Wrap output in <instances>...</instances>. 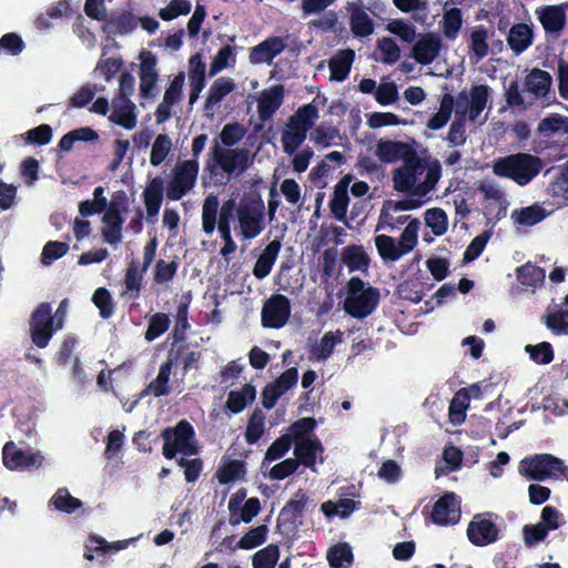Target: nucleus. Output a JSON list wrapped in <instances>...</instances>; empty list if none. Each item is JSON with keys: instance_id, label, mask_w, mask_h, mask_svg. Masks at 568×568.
<instances>
[{"instance_id": "obj_64", "label": "nucleus", "mask_w": 568, "mask_h": 568, "mask_svg": "<svg viewBox=\"0 0 568 568\" xmlns=\"http://www.w3.org/2000/svg\"><path fill=\"white\" fill-rule=\"evenodd\" d=\"M419 225L418 219H412L402 232L398 244L405 254L416 246Z\"/></svg>"}, {"instance_id": "obj_48", "label": "nucleus", "mask_w": 568, "mask_h": 568, "mask_svg": "<svg viewBox=\"0 0 568 568\" xmlns=\"http://www.w3.org/2000/svg\"><path fill=\"white\" fill-rule=\"evenodd\" d=\"M50 503L61 513L72 514L82 507V501L69 493L67 488H59L51 497Z\"/></svg>"}, {"instance_id": "obj_17", "label": "nucleus", "mask_w": 568, "mask_h": 568, "mask_svg": "<svg viewBox=\"0 0 568 568\" xmlns=\"http://www.w3.org/2000/svg\"><path fill=\"white\" fill-rule=\"evenodd\" d=\"M307 503V494L300 488L281 509L277 517L278 525L290 530L295 529L304 515Z\"/></svg>"}, {"instance_id": "obj_50", "label": "nucleus", "mask_w": 568, "mask_h": 568, "mask_svg": "<svg viewBox=\"0 0 568 568\" xmlns=\"http://www.w3.org/2000/svg\"><path fill=\"white\" fill-rule=\"evenodd\" d=\"M234 211L235 199L226 200L220 209L217 230L223 242L229 241V239H233L231 234V220L234 217Z\"/></svg>"}, {"instance_id": "obj_43", "label": "nucleus", "mask_w": 568, "mask_h": 568, "mask_svg": "<svg viewBox=\"0 0 568 568\" xmlns=\"http://www.w3.org/2000/svg\"><path fill=\"white\" fill-rule=\"evenodd\" d=\"M217 195L210 194L205 197L202 206V230L205 234L211 235L216 227V215L219 212Z\"/></svg>"}, {"instance_id": "obj_42", "label": "nucleus", "mask_w": 568, "mask_h": 568, "mask_svg": "<svg viewBox=\"0 0 568 568\" xmlns=\"http://www.w3.org/2000/svg\"><path fill=\"white\" fill-rule=\"evenodd\" d=\"M375 245L382 260L395 262L405 255L399 244L396 243L395 239L381 234L375 237Z\"/></svg>"}, {"instance_id": "obj_39", "label": "nucleus", "mask_w": 568, "mask_h": 568, "mask_svg": "<svg viewBox=\"0 0 568 568\" xmlns=\"http://www.w3.org/2000/svg\"><path fill=\"white\" fill-rule=\"evenodd\" d=\"M537 132L546 138H550L559 132L568 133V116L550 113L538 123Z\"/></svg>"}, {"instance_id": "obj_54", "label": "nucleus", "mask_w": 568, "mask_h": 568, "mask_svg": "<svg viewBox=\"0 0 568 568\" xmlns=\"http://www.w3.org/2000/svg\"><path fill=\"white\" fill-rule=\"evenodd\" d=\"M199 174V163L194 160H186L174 169L173 178L193 189Z\"/></svg>"}, {"instance_id": "obj_2", "label": "nucleus", "mask_w": 568, "mask_h": 568, "mask_svg": "<svg viewBox=\"0 0 568 568\" xmlns=\"http://www.w3.org/2000/svg\"><path fill=\"white\" fill-rule=\"evenodd\" d=\"M542 168L544 162L539 156L518 152L498 159L493 170L497 176L510 179L519 186H525L541 172Z\"/></svg>"}, {"instance_id": "obj_36", "label": "nucleus", "mask_w": 568, "mask_h": 568, "mask_svg": "<svg viewBox=\"0 0 568 568\" xmlns=\"http://www.w3.org/2000/svg\"><path fill=\"white\" fill-rule=\"evenodd\" d=\"M546 216V210L538 204L514 210L511 213V219L514 222L524 226H534L544 221Z\"/></svg>"}, {"instance_id": "obj_57", "label": "nucleus", "mask_w": 568, "mask_h": 568, "mask_svg": "<svg viewBox=\"0 0 568 568\" xmlns=\"http://www.w3.org/2000/svg\"><path fill=\"white\" fill-rule=\"evenodd\" d=\"M172 149V141L168 134H159L151 149L150 163L153 166H159L169 155Z\"/></svg>"}, {"instance_id": "obj_56", "label": "nucleus", "mask_w": 568, "mask_h": 568, "mask_svg": "<svg viewBox=\"0 0 568 568\" xmlns=\"http://www.w3.org/2000/svg\"><path fill=\"white\" fill-rule=\"evenodd\" d=\"M400 298L419 303L424 297V286L418 278H407L397 286Z\"/></svg>"}, {"instance_id": "obj_23", "label": "nucleus", "mask_w": 568, "mask_h": 568, "mask_svg": "<svg viewBox=\"0 0 568 568\" xmlns=\"http://www.w3.org/2000/svg\"><path fill=\"white\" fill-rule=\"evenodd\" d=\"M282 243L280 239H275L271 241L262 254L257 257L254 266H253V275L257 280L265 278L272 271L273 265L277 258V255L281 251Z\"/></svg>"}, {"instance_id": "obj_24", "label": "nucleus", "mask_w": 568, "mask_h": 568, "mask_svg": "<svg viewBox=\"0 0 568 568\" xmlns=\"http://www.w3.org/2000/svg\"><path fill=\"white\" fill-rule=\"evenodd\" d=\"M134 110L135 105L130 99H114L113 111L109 120L126 130H132L136 125Z\"/></svg>"}, {"instance_id": "obj_31", "label": "nucleus", "mask_w": 568, "mask_h": 568, "mask_svg": "<svg viewBox=\"0 0 568 568\" xmlns=\"http://www.w3.org/2000/svg\"><path fill=\"white\" fill-rule=\"evenodd\" d=\"M349 27L356 38H366L374 32V21L362 7H354L351 11Z\"/></svg>"}, {"instance_id": "obj_59", "label": "nucleus", "mask_w": 568, "mask_h": 568, "mask_svg": "<svg viewBox=\"0 0 568 568\" xmlns=\"http://www.w3.org/2000/svg\"><path fill=\"white\" fill-rule=\"evenodd\" d=\"M267 526L260 525L245 532L237 542L241 549H253L265 542L267 537Z\"/></svg>"}, {"instance_id": "obj_41", "label": "nucleus", "mask_w": 568, "mask_h": 568, "mask_svg": "<svg viewBox=\"0 0 568 568\" xmlns=\"http://www.w3.org/2000/svg\"><path fill=\"white\" fill-rule=\"evenodd\" d=\"M517 281L527 287H536L544 283L546 273L542 267H539L530 262L517 267Z\"/></svg>"}, {"instance_id": "obj_35", "label": "nucleus", "mask_w": 568, "mask_h": 568, "mask_svg": "<svg viewBox=\"0 0 568 568\" xmlns=\"http://www.w3.org/2000/svg\"><path fill=\"white\" fill-rule=\"evenodd\" d=\"M447 4L444 6L442 30L446 39L455 40L463 27V12L456 7L447 9Z\"/></svg>"}, {"instance_id": "obj_51", "label": "nucleus", "mask_w": 568, "mask_h": 568, "mask_svg": "<svg viewBox=\"0 0 568 568\" xmlns=\"http://www.w3.org/2000/svg\"><path fill=\"white\" fill-rule=\"evenodd\" d=\"M280 558V547L270 544L253 555V568H275Z\"/></svg>"}, {"instance_id": "obj_32", "label": "nucleus", "mask_w": 568, "mask_h": 568, "mask_svg": "<svg viewBox=\"0 0 568 568\" xmlns=\"http://www.w3.org/2000/svg\"><path fill=\"white\" fill-rule=\"evenodd\" d=\"M102 222L104 224L102 227L103 241L110 245H116L121 242L122 226L124 223L122 215L113 212H105L102 217Z\"/></svg>"}, {"instance_id": "obj_6", "label": "nucleus", "mask_w": 568, "mask_h": 568, "mask_svg": "<svg viewBox=\"0 0 568 568\" xmlns=\"http://www.w3.org/2000/svg\"><path fill=\"white\" fill-rule=\"evenodd\" d=\"M29 324L31 341L39 348L47 347L54 332L62 326L60 322L55 325L51 305L47 302L32 312Z\"/></svg>"}, {"instance_id": "obj_45", "label": "nucleus", "mask_w": 568, "mask_h": 568, "mask_svg": "<svg viewBox=\"0 0 568 568\" xmlns=\"http://www.w3.org/2000/svg\"><path fill=\"white\" fill-rule=\"evenodd\" d=\"M265 432V415L260 408H255L247 422L245 440L250 445L256 444Z\"/></svg>"}, {"instance_id": "obj_8", "label": "nucleus", "mask_w": 568, "mask_h": 568, "mask_svg": "<svg viewBox=\"0 0 568 568\" xmlns=\"http://www.w3.org/2000/svg\"><path fill=\"white\" fill-rule=\"evenodd\" d=\"M291 316L290 298L283 294H273L262 307V325L266 328L283 327Z\"/></svg>"}, {"instance_id": "obj_16", "label": "nucleus", "mask_w": 568, "mask_h": 568, "mask_svg": "<svg viewBox=\"0 0 568 568\" xmlns=\"http://www.w3.org/2000/svg\"><path fill=\"white\" fill-rule=\"evenodd\" d=\"M432 520L439 526L455 525L460 519V507L455 493H445L434 504Z\"/></svg>"}, {"instance_id": "obj_58", "label": "nucleus", "mask_w": 568, "mask_h": 568, "mask_svg": "<svg viewBox=\"0 0 568 568\" xmlns=\"http://www.w3.org/2000/svg\"><path fill=\"white\" fill-rule=\"evenodd\" d=\"M92 302L98 307L103 320L110 318L114 313V302L111 293L105 287H99L92 295Z\"/></svg>"}, {"instance_id": "obj_46", "label": "nucleus", "mask_w": 568, "mask_h": 568, "mask_svg": "<svg viewBox=\"0 0 568 568\" xmlns=\"http://www.w3.org/2000/svg\"><path fill=\"white\" fill-rule=\"evenodd\" d=\"M353 559L352 548L346 542L335 545L327 552V560L332 568H349Z\"/></svg>"}, {"instance_id": "obj_52", "label": "nucleus", "mask_w": 568, "mask_h": 568, "mask_svg": "<svg viewBox=\"0 0 568 568\" xmlns=\"http://www.w3.org/2000/svg\"><path fill=\"white\" fill-rule=\"evenodd\" d=\"M171 321L168 314L158 312L149 320L148 328L144 333V338L148 342H153L163 335L170 327Z\"/></svg>"}, {"instance_id": "obj_1", "label": "nucleus", "mask_w": 568, "mask_h": 568, "mask_svg": "<svg viewBox=\"0 0 568 568\" xmlns=\"http://www.w3.org/2000/svg\"><path fill=\"white\" fill-rule=\"evenodd\" d=\"M234 215L243 240L258 236L265 229V204L260 192L256 190L244 192L239 203L235 202Z\"/></svg>"}, {"instance_id": "obj_29", "label": "nucleus", "mask_w": 568, "mask_h": 568, "mask_svg": "<svg viewBox=\"0 0 568 568\" xmlns=\"http://www.w3.org/2000/svg\"><path fill=\"white\" fill-rule=\"evenodd\" d=\"M256 398V388L252 384H245L240 390H231L227 394L225 408L231 414H240Z\"/></svg>"}, {"instance_id": "obj_14", "label": "nucleus", "mask_w": 568, "mask_h": 568, "mask_svg": "<svg viewBox=\"0 0 568 568\" xmlns=\"http://www.w3.org/2000/svg\"><path fill=\"white\" fill-rule=\"evenodd\" d=\"M468 95L460 92L456 100V115L450 123L447 135L444 140L452 148L462 146L467 141L466 133V113H467Z\"/></svg>"}, {"instance_id": "obj_61", "label": "nucleus", "mask_w": 568, "mask_h": 568, "mask_svg": "<svg viewBox=\"0 0 568 568\" xmlns=\"http://www.w3.org/2000/svg\"><path fill=\"white\" fill-rule=\"evenodd\" d=\"M404 144L397 141H379L376 146V155L384 163H392L399 159Z\"/></svg>"}, {"instance_id": "obj_40", "label": "nucleus", "mask_w": 568, "mask_h": 568, "mask_svg": "<svg viewBox=\"0 0 568 568\" xmlns=\"http://www.w3.org/2000/svg\"><path fill=\"white\" fill-rule=\"evenodd\" d=\"M245 465L242 460L230 459L223 463L216 470L215 477L221 485H227L243 478Z\"/></svg>"}, {"instance_id": "obj_15", "label": "nucleus", "mask_w": 568, "mask_h": 568, "mask_svg": "<svg viewBox=\"0 0 568 568\" xmlns=\"http://www.w3.org/2000/svg\"><path fill=\"white\" fill-rule=\"evenodd\" d=\"M443 48L440 37L435 32H427L419 36L412 48V58L422 65H428L435 61Z\"/></svg>"}, {"instance_id": "obj_47", "label": "nucleus", "mask_w": 568, "mask_h": 568, "mask_svg": "<svg viewBox=\"0 0 568 568\" xmlns=\"http://www.w3.org/2000/svg\"><path fill=\"white\" fill-rule=\"evenodd\" d=\"M425 171H427L425 180L422 183H418L415 190V195L417 196H425L435 189L442 175V165L438 160H434L426 163Z\"/></svg>"}, {"instance_id": "obj_21", "label": "nucleus", "mask_w": 568, "mask_h": 568, "mask_svg": "<svg viewBox=\"0 0 568 568\" xmlns=\"http://www.w3.org/2000/svg\"><path fill=\"white\" fill-rule=\"evenodd\" d=\"M284 99V87L274 85L268 91H264L257 102V113L261 121L270 120L281 108Z\"/></svg>"}, {"instance_id": "obj_63", "label": "nucleus", "mask_w": 568, "mask_h": 568, "mask_svg": "<svg viewBox=\"0 0 568 568\" xmlns=\"http://www.w3.org/2000/svg\"><path fill=\"white\" fill-rule=\"evenodd\" d=\"M293 439L292 435L283 434L278 438H276L271 446L267 448L264 462H273L281 457H283L292 446Z\"/></svg>"}, {"instance_id": "obj_62", "label": "nucleus", "mask_w": 568, "mask_h": 568, "mask_svg": "<svg viewBox=\"0 0 568 568\" xmlns=\"http://www.w3.org/2000/svg\"><path fill=\"white\" fill-rule=\"evenodd\" d=\"M349 197L342 187H334L333 197L329 201V209L334 217L338 221L346 219Z\"/></svg>"}, {"instance_id": "obj_37", "label": "nucleus", "mask_w": 568, "mask_h": 568, "mask_svg": "<svg viewBox=\"0 0 568 568\" xmlns=\"http://www.w3.org/2000/svg\"><path fill=\"white\" fill-rule=\"evenodd\" d=\"M469 402L470 396L466 388L459 389L454 395L448 408L449 420L453 425H460L465 422Z\"/></svg>"}, {"instance_id": "obj_13", "label": "nucleus", "mask_w": 568, "mask_h": 568, "mask_svg": "<svg viewBox=\"0 0 568 568\" xmlns=\"http://www.w3.org/2000/svg\"><path fill=\"white\" fill-rule=\"evenodd\" d=\"M140 59V94L144 99L155 97V85L159 80L156 71L158 59L151 51L142 50Z\"/></svg>"}, {"instance_id": "obj_27", "label": "nucleus", "mask_w": 568, "mask_h": 568, "mask_svg": "<svg viewBox=\"0 0 568 568\" xmlns=\"http://www.w3.org/2000/svg\"><path fill=\"white\" fill-rule=\"evenodd\" d=\"M551 75L541 69L534 68L525 78V90L536 99L545 98L551 87Z\"/></svg>"}, {"instance_id": "obj_26", "label": "nucleus", "mask_w": 568, "mask_h": 568, "mask_svg": "<svg viewBox=\"0 0 568 568\" xmlns=\"http://www.w3.org/2000/svg\"><path fill=\"white\" fill-rule=\"evenodd\" d=\"M488 30L484 24H478L470 29L468 49L470 60L475 63H478L488 55Z\"/></svg>"}, {"instance_id": "obj_10", "label": "nucleus", "mask_w": 568, "mask_h": 568, "mask_svg": "<svg viewBox=\"0 0 568 568\" xmlns=\"http://www.w3.org/2000/svg\"><path fill=\"white\" fill-rule=\"evenodd\" d=\"M3 465L10 470H30L41 466L43 457L38 453L26 452L9 442L2 449Z\"/></svg>"}, {"instance_id": "obj_18", "label": "nucleus", "mask_w": 568, "mask_h": 568, "mask_svg": "<svg viewBox=\"0 0 568 568\" xmlns=\"http://www.w3.org/2000/svg\"><path fill=\"white\" fill-rule=\"evenodd\" d=\"M285 49L286 43L282 37H268L251 49L248 59L252 64H271Z\"/></svg>"}, {"instance_id": "obj_28", "label": "nucleus", "mask_w": 568, "mask_h": 568, "mask_svg": "<svg viewBox=\"0 0 568 568\" xmlns=\"http://www.w3.org/2000/svg\"><path fill=\"white\" fill-rule=\"evenodd\" d=\"M354 59V50L345 49L338 51L328 62L329 79L337 82L344 81L351 72Z\"/></svg>"}, {"instance_id": "obj_19", "label": "nucleus", "mask_w": 568, "mask_h": 568, "mask_svg": "<svg viewBox=\"0 0 568 568\" xmlns=\"http://www.w3.org/2000/svg\"><path fill=\"white\" fill-rule=\"evenodd\" d=\"M534 39L532 24L518 22L508 30L506 41L511 52L515 55H519L534 43Z\"/></svg>"}, {"instance_id": "obj_53", "label": "nucleus", "mask_w": 568, "mask_h": 568, "mask_svg": "<svg viewBox=\"0 0 568 568\" xmlns=\"http://www.w3.org/2000/svg\"><path fill=\"white\" fill-rule=\"evenodd\" d=\"M425 223L436 236L444 235L448 229L447 214L440 207L428 209L425 212Z\"/></svg>"}, {"instance_id": "obj_11", "label": "nucleus", "mask_w": 568, "mask_h": 568, "mask_svg": "<svg viewBox=\"0 0 568 568\" xmlns=\"http://www.w3.org/2000/svg\"><path fill=\"white\" fill-rule=\"evenodd\" d=\"M467 538L474 546L484 547L498 540L499 529L494 521L477 514L468 524Z\"/></svg>"}, {"instance_id": "obj_20", "label": "nucleus", "mask_w": 568, "mask_h": 568, "mask_svg": "<svg viewBox=\"0 0 568 568\" xmlns=\"http://www.w3.org/2000/svg\"><path fill=\"white\" fill-rule=\"evenodd\" d=\"M164 194V181L161 176H155L146 184L142 197L146 209L148 219L156 217Z\"/></svg>"}, {"instance_id": "obj_60", "label": "nucleus", "mask_w": 568, "mask_h": 568, "mask_svg": "<svg viewBox=\"0 0 568 568\" xmlns=\"http://www.w3.org/2000/svg\"><path fill=\"white\" fill-rule=\"evenodd\" d=\"M525 351L529 354L530 359L537 364L546 365L554 361V349L548 342H541L536 345L528 344Z\"/></svg>"}, {"instance_id": "obj_4", "label": "nucleus", "mask_w": 568, "mask_h": 568, "mask_svg": "<svg viewBox=\"0 0 568 568\" xmlns=\"http://www.w3.org/2000/svg\"><path fill=\"white\" fill-rule=\"evenodd\" d=\"M381 294L378 288L365 287V282L353 276L347 282V296L344 302L345 312L354 318L363 320L369 316L378 306Z\"/></svg>"}, {"instance_id": "obj_38", "label": "nucleus", "mask_w": 568, "mask_h": 568, "mask_svg": "<svg viewBox=\"0 0 568 568\" xmlns=\"http://www.w3.org/2000/svg\"><path fill=\"white\" fill-rule=\"evenodd\" d=\"M453 109L454 97L449 93H445L440 99L439 110L430 116L426 126L433 131L443 129L450 120Z\"/></svg>"}, {"instance_id": "obj_5", "label": "nucleus", "mask_w": 568, "mask_h": 568, "mask_svg": "<svg viewBox=\"0 0 568 568\" xmlns=\"http://www.w3.org/2000/svg\"><path fill=\"white\" fill-rule=\"evenodd\" d=\"M519 473L530 480L542 481L547 478L566 477L567 467L560 458L551 454H536L520 462Z\"/></svg>"}, {"instance_id": "obj_3", "label": "nucleus", "mask_w": 568, "mask_h": 568, "mask_svg": "<svg viewBox=\"0 0 568 568\" xmlns=\"http://www.w3.org/2000/svg\"><path fill=\"white\" fill-rule=\"evenodd\" d=\"M161 438L163 439L162 454L166 459H174L178 453L193 456L200 452L195 429L186 419H181L173 427H165L161 432Z\"/></svg>"}, {"instance_id": "obj_34", "label": "nucleus", "mask_w": 568, "mask_h": 568, "mask_svg": "<svg viewBox=\"0 0 568 568\" xmlns=\"http://www.w3.org/2000/svg\"><path fill=\"white\" fill-rule=\"evenodd\" d=\"M489 91L490 89L487 84L471 87L467 104L470 121H475L486 108Z\"/></svg>"}, {"instance_id": "obj_55", "label": "nucleus", "mask_w": 568, "mask_h": 568, "mask_svg": "<svg viewBox=\"0 0 568 568\" xmlns=\"http://www.w3.org/2000/svg\"><path fill=\"white\" fill-rule=\"evenodd\" d=\"M235 53L231 45L226 44L219 49L215 57L213 58L210 70H209V77H214L222 70L229 68L230 65L235 63Z\"/></svg>"}, {"instance_id": "obj_30", "label": "nucleus", "mask_w": 568, "mask_h": 568, "mask_svg": "<svg viewBox=\"0 0 568 568\" xmlns=\"http://www.w3.org/2000/svg\"><path fill=\"white\" fill-rule=\"evenodd\" d=\"M235 89L233 79L229 77H221L216 79L207 93L204 110H212L215 105L220 104L221 101Z\"/></svg>"}, {"instance_id": "obj_12", "label": "nucleus", "mask_w": 568, "mask_h": 568, "mask_svg": "<svg viewBox=\"0 0 568 568\" xmlns=\"http://www.w3.org/2000/svg\"><path fill=\"white\" fill-rule=\"evenodd\" d=\"M212 153L215 162L227 174L235 171L243 173L250 166V154L246 149H221L216 143Z\"/></svg>"}, {"instance_id": "obj_49", "label": "nucleus", "mask_w": 568, "mask_h": 568, "mask_svg": "<svg viewBox=\"0 0 568 568\" xmlns=\"http://www.w3.org/2000/svg\"><path fill=\"white\" fill-rule=\"evenodd\" d=\"M139 20L131 12H122L116 16H112L106 26L111 32L118 34H126L136 29Z\"/></svg>"}, {"instance_id": "obj_33", "label": "nucleus", "mask_w": 568, "mask_h": 568, "mask_svg": "<svg viewBox=\"0 0 568 568\" xmlns=\"http://www.w3.org/2000/svg\"><path fill=\"white\" fill-rule=\"evenodd\" d=\"M318 116V110L312 103L305 104L297 109V111L288 119L287 128L296 129L307 134V131L313 126L314 120Z\"/></svg>"}, {"instance_id": "obj_22", "label": "nucleus", "mask_w": 568, "mask_h": 568, "mask_svg": "<svg viewBox=\"0 0 568 568\" xmlns=\"http://www.w3.org/2000/svg\"><path fill=\"white\" fill-rule=\"evenodd\" d=\"M341 261L349 272H362L367 274L371 257L362 245L351 244L342 250Z\"/></svg>"}, {"instance_id": "obj_44", "label": "nucleus", "mask_w": 568, "mask_h": 568, "mask_svg": "<svg viewBox=\"0 0 568 568\" xmlns=\"http://www.w3.org/2000/svg\"><path fill=\"white\" fill-rule=\"evenodd\" d=\"M172 359H168L162 363L156 378L148 385V390H152V394L155 397L166 396L170 394L169 381L172 373Z\"/></svg>"}, {"instance_id": "obj_9", "label": "nucleus", "mask_w": 568, "mask_h": 568, "mask_svg": "<svg viewBox=\"0 0 568 568\" xmlns=\"http://www.w3.org/2000/svg\"><path fill=\"white\" fill-rule=\"evenodd\" d=\"M568 2L539 7L535 14L547 36L558 38L567 24Z\"/></svg>"}, {"instance_id": "obj_7", "label": "nucleus", "mask_w": 568, "mask_h": 568, "mask_svg": "<svg viewBox=\"0 0 568 568\" xmlns=\"http://www.w3.org/2000/svg\"><path fill=\"white\" fill-rule=\"evenodd\" d=\"M425 170L426 161L422 160L416 154L406 158L404 164L394 170V189L398 192H406L415 195L417 179L424 174Z\"/></svg>"}, {"instance_id": "obj_25", "label": "nucleus", "mask_w": 568, "mask_h": 568, "mask_svg": "<svg viewBox=\"0 0 568 568\" xmlns=\"http://www.w3.org/2000/svg\"><path fill=\"white\" fill-rule=\"evenodd\" d=\"M324 450L321 440L315 438H306L295 442L294 455L298 466L302 464L305 467L313 468L316 464L317 453Z\"/></svg>"}]
</instances>
